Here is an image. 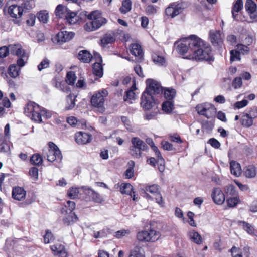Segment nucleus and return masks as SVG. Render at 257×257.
I'll list each match as a JSON object with an SVG mask.
<instances>
[{"instance_id": "obj_1", "label": "nucleus", "mask_w": 257, "mask_h": 257, "mask_svg": "<svg viewBox=\"0 0 257 257\" xmlns=\"http://www.w3.org/2000/svg\"><path fill=\"white\" fill-rule=\"evenodd\" d=\"M147 87L141 96V105L145 110L151 109L155 104L153 95L162 94L163 88L156 81L148 79L146 80Z\"/></svg>"}, {"instance_id": "obj_2", "label": "nucleus", "mask_w": 257, "mask_h": 257, "mask_svg": "<svg viewBox=\"0 0 257 257\" xmlns=\"http://www.w3.org/2000/svg\"><path fill=\"white\" fill-rule=\"evenodd\" d=\"M79 21L78 23L89 19L91 20L90 22H87L84 26L85 29L87 31H95L107 22V20L101 17V13L98 10H95L88 14L86 11L81 12L78 15Z\"/></svg>"}, {"instance_id": "obj_3", "label": "nucleus", "mask_w": 257, "mask_h": 257, "mask_svg": "<svg viewBox=\"0 0 257 257\" xmlns=\"http://www.w3.org/2000/svg\"><path fill=\"white\" fill-rule=\"evenodd\" d=\"M24 113L27 116L30 117L32 120L39 123L42 122V116L46 119L51 117V113L50 111L33 102L27 104L25 108Z\"/></svg>"}, {"instance_id": "obj_4", "label": "nucleus", "mask_w": 257, "mask_h": 257, "mask_svg": "<svg viewBox=\"0 0 257 257\" xmlns=\"http://www.w3.org/2000/svg\"><path fill=\"white\" fill-rule=\"evenodd\" d=\"M132 145L130 147V154L135 158H140L142 151L149 149L147 145L138 137H133L131 139Z\"/></svg>"}, {"instance_id": "obj_5", "label": "nucleus", "mask_w": 257, "mask_h": 257, "mask_svg": "<svg viewBox=\"0 0 257 257\" xmlns=\"http://www.w3.org/2000/svg\"><path fill=\"white\" fill-rule=\"evenodd\" d=\"M189 59H195L196 60H205L210 62L213 61L214 58L212 54V49L210 46L205 42L203 46L197 50L194 56H190Z\"/></svg>"}, {"instance_id": "obj_6", "label": "nucleus", "mask_w": 257, "mask_h": 257, "mask_svg": "<svg viewBox=\"0 0 257 257\" xmlns=\"http://www.w3.org/2000/svg\"><path fill=\"white\" fill-rule=\"evenodd\" d=\"M160 235V232L150 229L138 232L137 238L141 242H155L159 239Z\"/></svg>"}, {"instance_id": "obj_7", "label": "nucleus", "mask_w": 257, "mask_h": 257, "mask_svg": "<svg viewBox=\"0 0 257 257\" xmlns=\"http://www.w3.org/2000/svg\"><path fill=\"white\" fill-rule=\"evenodd\" d=\"M107 91L103 90L95 93L91 99V103L93 106L97 107L100 112H103L105 110L104 107V97L107 96Z\"/></svg>"}, {"instance_id": "obj_8", "label": "nucleus", "mask_w": 257, "mask_h": 257, "mask_svg": "<svg viewBox=\"0 0 257 257\" xmlns=\"http://www.w3.org/2000/svg\"><path fill=\"white\" fill-rule=\"evenodd\" d=\"M3 10L5 13L7 11L8 14L10 15L11 17L15 19L13 20L15 24L18 25H20L21 19L20 18L21 17L23 12H24V10L22 7L17 5H12L8 8L7 10L5 6Z\"/></svg>"}, {"instance_id": "obj_9", "label": "nucleus", "mask_w": 257, "mask_h": 257, "mask_svg": "<svg viewBox=\"0 0 257 257\" xmlns=\"http://www.w3.org/2000/svg\"><path fill=\"white\" fill-rule=\"evenodd\" d=\"M188 42L189 43V47L190 48L191 56H194L198 49L203 46L205 42L201 38L195 35H191L188 37H186Z\"/></svg>"}, {"instance_id": "obj_10", "label": "nucleus", "mask_w": 257, "mask_h": 257, "mask_svg": "<svg viewBox=\"0 0 257 257\" xmlns=\"http://www.w3.org/2000/svg\"><path fill=\"white\" fill-rule=\"evenodd\" d=\"M46 156L48 161L51 162L57 159L61 160L62 159L60 150L57 146L52 142L49 143V149L46 152Z\"/></svg>"}, {"instance_id": "obj_11", "label": "nucleus", "mask_w": 257, "mask_h": 257, "mask_svg": "<svg viewBox=\"0 0 257 257\" xmlns=\"http://www.w3.org/2000/svg\"><path fill=\"white\" fill-rule=\"evenodd\" d=\"M196 110L199 114L203 115L208 119L210 118L212 115H209L207 113V111L210 110L213 114H215L216 111V109L214 105L207 103L197 105L196 107Z\"/></svg>"}, {"instance_id": "obj_12", "label": "nucleus", "mask_w": 257, "mask_h": 257, "mask_svg": "<svg viewBox=\"0 0 257 257\" xmlns=\"http://www.w3.org/2000/svg\"><path fill=\"white\" fill-rule=\"evenodd\" d=\"M74 35L75 34L72 32L61 31L52 38V41L54 43L61 44L71 40L74 37Z\"/></svg>"}, {"instance_id": "obj_13", "label": "nucleus", "mask_w": 257, "mask_h": 257, "mask_svg": "<svg viewBox=\"0 0 257 257\" xmlns=\"http://www.w3.org/2000/svg\"><path fill=\"white\" fill-rule=\"evenodd\" d=\"M85 194L87 196V198L96 203H101L104 201L102 197L98 193L94 191L91 188L86 187H82Z\"/></svg>"}, {"instance_id": "obj_14", "label": "nucleus", "mask_w": 257, "mask_h": 257, "mask_svg": "<svg viewBox=\"0 0 257 257\" xmlns=\"http://www.w3.org/2000/svg\"><path fill=\"white\" fill-rule=\"evenodd\" d=\"M211 197L215 203L218 205L223 204L225 201V196L219 188H214L211 193Z\"/></svg>"}, {"instance_id": "obj_15", "label": "nucleus", "mask_w": 257, "mask_h": 257, "mask_svg": "<svg viewBox=\"0 0 257 257\" xmlns=\"http://www.w3.org/2000/svg\"><path fill=\"white\" fill-rule=\"evenodd\" d=\"M92 139V135L85 132H79L75 135V141L78 144L82 145L89 143Z\"/></svg>"}, {"instance_id": "obj_16", "label": "nucleus", "mask_w": 257, "mask_h": 257, "mask_svg": "<svg viewBox=\"0 0 257 257\" xmlns=\"http://www.w3.org/2000/svg\"><path fill=\"white\" fill-rule=\"evenodd\" d=\"M182 7L180 4L175 3L171 4L165 10V13L167 16L173 18L181 12Z\"/></svg>"}, {"instance_id": "obj_17", "label": "nucleus", "mask_w": 257, "mask_h": 257, "mask_svg": "<svg viewBox=\"0 0 257 257\" xmlns=\"http://www.w3.org/2000/svg\"><path fill=\"white\" fill-rule=\"evenodd\" d=\"M180 42L177 45L176 51L180 54L183 55L187 52L190 53V48L189 47V43L188 42L186 38H183L180 39L179 41H177L175 43V45Z\"/></svg>"}, {"instance_id": "obj_18", "label": "nucleus", "mask_w": 257, "mask_h": 257, "mask_svg": "<svg viewBox=\"0 0 257 257\" xmlns=\"http://www.w3.org/2000/svg\"><path fill=\"white\" fill-rule=\"evenodd\" d=\"M62 213H66L67 215L63 219V223L67 225H71L77 221L78 218L75 213L73 212H68L65 208H62Z\"/></svg>"}, {"instance_id": "obj_19", "label": "nucleus", "mask_w": 257, "mask_h": 257, "mask_svg": "<svg viewBox=\"0 0 257 257\" xmlns=\"http://www.w3.org/2000/svg\"><path fill=\"white\" fill-rule=\"evenodd\" d=\"M51 249L55 255L58 257H68V252L65 246L60 243L51 246Z\"/></svg>"}, {"instance_id": "obj_20", "label": "nucleus", "mask_w": 257, "mask_h": 257, "mask_svg": "<svg viewBox=\"0 0 257 257\" xmlns=\"http://www.w3.org/2000/svg\"><path fill=\"white\" fill-rule=\"evenodd\" d=\"M9 53L11 54L17 56V57H25L26 53L25 50L22 49V46L19 44L9 45Z\"/></svg>"}, {"instance_id": "obj_21", "label": "nucleus", "mask_w": 257, "mask_h": 257, "mask_svg": "<svg viewBox=\"0 0 257 257\" xmlns=\"http://www.w3.org/2000/svg\"><path fill=\"white\" fill-rule=\"evenodd\" d=\"M26 192L22 187L17 186L13 188L12 195L14 199L21 201L24 199Z\"/></svg>"}, {"instance_id": "obj_22", "label": "nucleus", "mask_w": 257, "mask_h": 257, "mask_svg": "<svg viewBox=\"0 0 257 257\" xmlns=\"http://www.w3.org/2000/svg\"><path fill=\"white\" fill-rule=\"evenodd\" d=\"M210 39L214 46H220L222 43L221 33L219 31H210L209 32Z\"/></svg>"}, {"instance_id": "obj_23", "label": "nucleus", "mask_w": 257, "mask_h": 257, "mask_svg": "<svg viewBox=\"0 0 257 257\" xmlns=\"http://www.w3.org/2000/svg\"><path fill=\"white\" fill-rule=\"evenodd\" d=\"M243 2L242 0H237L233 4L232 8L231 13L234 20H238V13L243 8Z\"/></svg>"}, {"instance_id": "obj_24", "label": "nucleus", "mask_w": 257, "mask_h": 257, "mask_svg": "<svg viewBox=\"0 0 257 257\" xmlns=\"http://www.w3.org/2000/svg\"><path fill=\"white\" fill-rule=\"evenodd\" d=\"M159 188V186L157 184H153L151 186H146L145 190H143V193L144 194V196L147 198L152 199L151 196L146 193V192H149L155 196H157V194L160 193Z\"/></svg>"}, {"instance_id": "obj_25", "label": "nucleus", "mask_w": 257, "mask_h": 257, "mask_svg": "<svg viewBox=\"0 0 257 257\" xmlns=\"http://www.w3.org/2000/svg\"><path fill=\"white\" fill-rule=\"evenodd\" d=\"M130 52L131 54L136 57H138L139 59L143 58V52L141 46L137 43L132 44L130 45Z\"/></svg>"}, {"instance_id": "obj_26", "label": "nucleus", "mask_w": 257, "mask_h": 257, "mask_svg": "<svg viewBox=\"0 0 257 257\" xmlns=\"http://www.w3.org/2000/svg\"><path fill=\"white\" fill-rule=\"evenodd\" d=\"M77 58L81 62L89 63L93 58V56L87 50H83L79 51Z\"/></svg>"}, {"instance_id": "obj_27", "label": "nucleus", "mask_w": 257, "mask_h": 257, "mask_svg": "<svg viewBox=\"0 0 257 257\" xmlns=\"http://www.w3.org/2000/svg\"><path fill=\"white\" fill-rule=\"evenodd\" d=\"M231 173L236 177L239 176L241 174V169L240 164L235 161L230 162Z\"/></svg>"}, {"instance_id": "obj_28", "label": "nucleus", "mask_w": 257, "mask_h": 257, "mask_svg": "<svg viewBox=\"0 0 257 257\" xmlns=\"http://www.w3.org/2000/svg\"><path fill=\"white\" fill-rule=\"evenodd\" d=\"M237 224L239 227L247 232L250 235L254 234V228L252 225L249 224L244 221H238Z\"/></svg>"}, {"instance_id": "obj_29", "label": "nucleus", "mask_w": 257, "mask_h": 257, "mask_svg": "<svg viewBox=\"0 0 257 257\" xmlns=\"http://www.w3.org/2000/svg\"><path fill=\"white\" fill-rule=\"evenodd\" d=\"M244 175L247 178H254L256 175V167L253 165L246 166L244 168Z\"/></svg>"}, {"instance_id": "obj_30", "label": "nucleus", "mask_w": 257, "mask_h": 257, "mask_svg": "<svg viewBox=\"0 0 257 257\" xmlns=\"http://www.w3.org/2000/svg\"><path fill=\"white\" fill-rule=\"evenodd\" d=\"M115 38L114 34L110 33H106L103 36L101 39V45L103 47H105L109 44L114 42Z\"/></svg>"}, {"instance_id": "obj_31", "label": "nucleus", "mask_w": 257, "mask_h": 257, "mask_svg": "<svg viewBox=\"0 0 257 257\" xmlns=\"http://www.w3.org/2000/svg\"><path fill=\"white\" fill-rule=\"evenodd\" d=\"M189 239L197 244H200L202 242L201 236L198 232L195 230H191L188 233Z\"/></svg>"}, {"instance_id": "obj_32", "label": "nucleus", "mask_w": 257, "mask_h": 257, "mask_svg": "<svg viewBox=\"0 0 257 257\" xmlns=\"http://www.w3.org/2000/svg\"><path fill=\"white\" fill-rule=\"evenodd\" d=\"M65 18L69 23L71 24H76L79 21L78 14L75 12H72L69 9L66 13Z\"/></svg>"}, {"instance_id": "obj_33", "label": "nucleus", "mask_w": 257, "mask_h": 257, "mask_svg": "<svg viewBox=\"0 0 257 257\" xmlns=\"http://www.w3.org/2000/svg\"><path fill=\"white\" fill-rule=\"evenodd\" d=\"M76 97V95L72 94H70L67 96V102L65 108L66 110H71L75 107Z\"/></svg>"}, {"instance_id": "obj_34", "label": "nucleus", "mask_w": 257, "mask_h": 257, "mask_svg": "<svg viewBox=\"0 0 257 257\" xmlns=\"http://www.w3.org/2000/svg\"><path fill=\"white\" fill-rule=\"evenodd\" d=\"M68 9L63 5H58L55 11L56 16L59 18H65Z\"/></svg>"}, {"instance_id": "obj_35", "label": "nucleus", "mask_w": 257, "mask_h": 257, "mask_svg": "<svg viewBox=\"0 0 257 257\" xmlns=\"http://www.w3.org/2000/svg\"><path fill=\"white\" fill-rule=\"evenodd\" d=\"M93 73L96 76L101 78L103 75V68L101 63H94L92 67Z\"/></svg>"}, {"instance_id": "obj_36", "label": "nucleus", "mask_w": 257, "mask_h": 257, "mask_svg": "<svg viewBox=\"0 0 257 257\" xmlns=\"http://www.w3.org/2000/svg\"><path fill=\"white\" fill-rule=\"evenodd\" d=\"M20 68L16 64H12L9 66L8 73L13 78H16L19 75Z\"/></svg>"}, {"instance_id": "obj_37", "label": "nucleus", "mask_w": 257, "mask_h": 257, "mask_svg": "<svg viewBox=\"0 0 257 257\" xmlns=\"http://www.w3.org/2000/svg\"><path fill=\"white\" fill-rule=\"evenodd\" d=\"M240 121L244 127H249L253 124V120L246 113L242 116Z\"/></svg>"}, {"instance_id": "obj_38", "label": "nucleus", "mask_w": 257, "mask_h": 257, "mask_svg": "<svg viewBox=\"0 0 257 257\" xmlns=\"http://www.w3.org/2000/svg\"><path fill=\"white\" fill-rule=\"evenodd\" d=\"M132 2L131 0H124L122 2V6L119 9L122 14H125L130 12L132 9Z\"/></svg>"}, {"instance_id": "obj_39", "label": "nucleus", "mask_w": 257, "mask_h": 257, "mask_svg": "<svg viewBox=\"0 0 257 257\" xmlns=\"http://www.w3.org/2000/svg\"><path fill=\"white\" fill-rule=\"evenodd\" d=\"M120 190L122 194H125L132 196L133 187L130 183H122L120 187Z\"/></svg>"}, {"instance_id": "obj_40", "label": "nucleus", "mask_w": 257, "mask_h": 257, "mask_svg": "<svg viewBox=\"0 0 257 257\" xmlns=\"http://www.w3.org/2000/svg\"><path fill=\"white\" fill-rule=\"evenodd\" d=\"M245 8L248 13L253 14L256 10V5L252 0H247L245 5Z\"/></svg>"}, {"instance_id": "obj_41", "label": "nucleus", "mask_w": 257, "mask_h": 257, "mask_svg": "<svg viewBox=\"0 0 257 257\" xmlns=\"http://www.w3.org/2000/svg\"><path fill=\"white\" fill-rule=\"evenodd\" d=\"M143 249L139 246H135L130 252L129 257H144Z\"/></svg>"}, {"instance_id": "obj_42", "label": "nucleus", "mask_w": 257, "mask_h": 257, "mask_svg": "<svg viewBox=\"0 0 257 257\" xmlns=\"http://www.w3.org/2000/svg\"><path fill=\"white\" fill-rule=\"evenodd\" d=\"M176 94L175 89L173 88H166L164 91V97L168 100L173 99L175 97Z\"/></svg>"}, {"instance_id": "obj_43", "label": "nucleus", "mask_w": 257, "mask_h": 257, "mask_svg": "<svg viewBox=\"0 0 257 257\" xmlns=\"http://www.w3.org/2000/svg\"><path fill=\"white\" fill-rule=\"evenodd\" d=\"M174 104L173 102L170 101H166L162 103V110L167 113H170L173 109Z\"/></svg>"}, {"instance_id": "obj_44", "label": "nucleus", "mask_w": 257, "mask_h": 257, "mask_svg": "<svg viewBox=\"0 0 257 257\" xmlns=\"http://www.w3.org/2000/svg\"><path fill=\"white\" fill-rule=\"evenodd\" d=\"M30 162L35 165L40 166L42 164V157L38 154H34L30 158Z\"/></svg>"}, {"instance_id": "obj_45", "label": "nucleus", "mask_w": 257, "mask_h": 257, "mask_svg": "<svg viewBox=\"0 0 257 257\" xmlns=\"http://www.w3.org/2000/svg\"><path fill=\"white\" fill-rule=\"evenodd\" d=\"M37 15L38 20L40 22L43 23H46L47 22L49 18V14L46 11H40L37 13Z\"/></svg>"}, {"instance_id": "obj_46", "label": "nucleus", "mask_w": 257, "mask_h": 257, "mask_svg": "<svg viewBox=\"0 0 257 257\" xmlns=\"http://www.w3.org/2000/svg\"><path fill=\"white\" fill-rule=\"evenodd\" d=\"M76 79V76L73 72L70 71L67 73L66 81L68 84L71 85H74Z\"/></svg>"}, {"instance_id": "obj_47", "label": "nucleus", "mask_w": 257, "mask_h": 257, "mask_svg": "<svg viewBox=\"0 0 257 257\" xmlns=\"http://www.w3.org/2000/svg\"><path fill=\"white\" fill-rule=\"evenodd\" d=\"M79 194V190L77 188L72 187L70 188L67 193L68 197L72 199L76 198Z\"/></svg>"}, {"instance_id": "obj_48", "label": "nucleus", "mask_w": 257, "mask_h": 257, "mask_svg": "<svg viewBox=\"0 0 257 257\" xmlns=\"http://www.w3.org/2000/svg\"><path fill=\"white\" fill-rule=\"evenodd\" d=\"M54 240V237L51 231L47 230L45 234L44 235V242L47 244L52 242Z\"/></svg>"}, {"instance_id": "obj_49", "label": "nucleus", "mask_w": 257, "mask_h": 257, "mask_svg": "<svg viewBox=\"0 0 257 257\" xmlns=\"http://www.w3.org/2000/svg\"><path fill=\"white\" fill-rule=\"evenodd\" d=\"M152 60L155 64L160 65H162L165 62V59L163 56L157 54L152 56Z\"/></svg>"}, {"instance_id": "obj_50", "label": "nucleus", "mask_w": 257, "mask_h": 257, "mask_svg": "<svg viewBox=\"0 0 257 257\" xmlns=\"http://www.w3.org/2000/svg\"><path fill=\"white\" fill-rule=\"evenodd\" d=\"M169 140L173 142H176L178 144H181L183 142L180 136L177 134H173L169 135L168 136Z\"/></svg>"}, {"instance_id": "obj_51", "label": "nucleus", "mask_w": 257, "mask_h": 257, "mask_svg": "<svg viewBox=\"0 0 257 257\" xmlns=\"http://www.w3.org/2000/svg\"><path fill=\"white\" fill-rule=\"evenodd\" d=\"M230 61H234L236 60H240V52L236 50H232L230 51Z\"/></svg>"}, {"instance_id": "obj_52", "label": "nucleus", "mask_w": 257, "mask_h": 257, "mask_svg": "<svg viewBox=\"0 0 257 257\" xmlns=\"http://www.w3.org/2000/svg\"><path fill=\"white\" fill-rule=\"evenodd\" d=\"M34 6V4L30 1H23L21 4V7L23 9L24 12H27V11L31 9Z\"/></svg>"}, {"instance_id": "obj_53", "label": "nucleus", "mask_w": 257, "mask_h": 257, "mask_svg": "<svg viewBox=\"0 0 257 257\" xmlns=\"http://www.w3.org/2000/svg\"><path fill=\"white\" fill-rule=\"evenodd\" d=\"M50 61L47 58L44 59L41 63L38 65V69L41 71L44 69L49 67Z\"/></svg>"}, {"instance_id": "obj_54", "label": "nucleus", "mask_w": 257, "mask_h": 257, "mask_svg": "<svg viewBox=\"0 0 257 257\" xmlns=\"http://www.w3.org/2000/svg\"><path fill=\"white\" fill-rule=\"evenodd\" d=\"M230 252L231 253L232 257H242L240 248L235 246H233L230 249Z\"/></svg>"}, {"instance_id": "obj_55", "label": "nucleus", "mask_w": 257, "mask_h": 257, "mask_svg": "<svg viewBox=\"0 0 257 257\" xmlns=\"http://www.w3.org/2000/svg\"><path fill=\"white\" fill-rule=\"evenodd\" d=\"M242 85V78L237 77L234 78L232 82V86L235 89L240 88Z\"/></svg>"}, {"instance_id": "obj_56", "label": "nucleus", "mask_w": 257, "mask_h": 257, "mask_svg": "<svg viewBox=\"0 0 257 257\" xmlns=\"http://www.w3.org/2000/svg\"><path fill=\"white\" fill-rule=\"evenodd\" d=\"M135 98V93L133 90H130L125 92V94L124 96V100L126 101L128 99L133 100Z\"/></svg>"}, {"instance_id": "obj_57", "label": "nucleus", "mask_w": 257, "mask_h": 257, "mask_svg": "<svg viewBox=\"0 0 257 257\" xmlns=\"http://www.w3.org/2000/svg\"><path fill=\"white\" fill-rule=\"evenodd\" d=\"M238 198L237 197L230 198L227 199V205L229 207H235L238 202Z\"/></svg>"}, {"instance_id": "obj_58", "label": "nucleus", "mask_w": 257, "mask_h": 257, "mask_svg": "<svg viewBox=\"0 0 257 257\" xmlns=\"http://www.w3.org/2000/svg\"><path fill=\"white\" fill-rule=\"evenodd\" d=\"M161 145L163 148L165 150L172 151L174 150L173 145L168 141H162Z\"/></svg>"}, {"instance_id": "obj_59", "label": "nucleus", "mask_w": 257, "mask_h": 257, "mask_svg": "<svg viewBox=\"0 0 257 257\" xmlns=\"http://www.w3.org/2000/svg\"><path fill=\"white\" fill-rule=\"evenodd\" d=\"M9 54V47L6 46L0 47V58L6 57Z\"/></svg>"}, {"instance_id": "obj_60", "label": "nucleus", "mask_w": 257, "mask_h": 257, "mask_svg": "<svg viewBox=\"0 0 257 257\" xmlns=\"http://www.w3.org/2000/svg\"><path fill=\"white\" fill-rule=\"evenodd\" d=\"M130 233V230L128 229H122L118 230L115 233V237L117 238H120L121 237L125 236L126 234H128Z\"/></svg>"}, {"instance_id": "obj_61", "label": "nucleus", "mask_w": 257, "mask_h": 257, "mask_svg": "<svg viewBox=\"0 0 257 257\" xmlns=\"http://www.w3.org/2000/svg\"><path fill=\"white\" fill-rule=\"evenodd\" d=\"M146 13L147 15H154L157 13L156 7L152 5H148L146 8Z\"/></svg>"}, {"instance_id": "obj_62", "label": "nucleus", "mask_w": 257, "mask_h": 257, "mask_svg": "<svg viewBox=\"0 0 257 257\" xmlns=\"http://www.w3.org/2000/svg\"><path fill=\"white\" fill-rule=\"evenodd\" d=\"M225 190L227 194L231 195H235L236 194L235 187L232 185L227 186Z\"/></svg>"}, {"instance_id": "obj_63", "label": "nucleus", "mask_w": 257, "mask_h": 257, "mask_svg": "<svg viewBox=\"0 0 257 257\" xmlns=\"http://www.w3.org/2000/svg\"><path fill=\"white\" fill-rule=\"evenodd\" d=\"M248 104V101L246 99H243L240 101L236 102L234 106L236 108L240 109L246 106Z\"/></svg>"}, {"instance_id": "obj_64", "label": "nucleus", "mask_w": 257, "mask_h": 257, "mask_svg": "<svg viewBox=\"0 0 257 257\" xmlns=\"http://www.w3.org/2000/svg\"><path fill=\"white\" fill-rule=\"evenodd\" d=\"M250 118L253 120L257 117V107H253L250 109V110L246 113Z\"/></svg>"}]
</instances>
